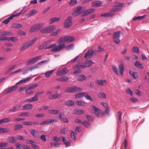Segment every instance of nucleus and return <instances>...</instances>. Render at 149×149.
Here are the masks:
<instances>
[{
    "label": "nucleus",
    "instance_id": "46",
    "mask_svg": "<svg viewBox=\"0 0 149 149\" xmlns=\"http://www.w3.org/2000/svg\"><path fill=\"white\" fill-rule=\"evenodd\" d=\"M31 134L35 137H37L38 136V133L35 130H31Z\"/></svg>",
    "mask_w": 149,
    "mask_h": 149
},
{
    "label": "nucleus",
    "instance_id": "62",
    "mask_svg": "<svg viewBox=\"0 0 149 149\" xmlns=\"http://www.w3.org/2000/svg\"><path fill=\"white\" fill-rule=\"evenodd\" d=\"M84 96L85 97H86L87 100H90L91 101H93V99L90 95H86V93H85V95Z\"/></svg>",
    "mask_w": 149,
    "mask_h": 149
},
{
    "label": "nucleus",
    "instance_id": "42",
    "mask_svg": "<svg viewBox=\"0 0 149 149\" xmlns=\"http://www.w3.org/2000/svg\"><path fill=\"white\" fill-rule=\"evenodd\" d=\"M145 15H143L141 16H138L135 17L132 19V20L136 21V20H139L141 19H143L145 18Z\"/></svg>",
    "mask_w": 149,
    "mask_h": 149
},
{
    "label": "nucleus",
    "instance_id": "10",
    "mask_svg": "<svg viewBox=\"0 0 149 149\" xmlns=\"http://www.w3.org/2000/svg\"><path fill=\"white\" fill-rule=\"evenodd\" d=\"M92 108L94 111L93 112V114L98 117L102 116L100 110L94 105L92 106Z\"/></svg>",
    "mask_w": 149,
    "mask_h": 149
},
{
    "label": "nucleus",
    "instance_id": "26",
    "mask_svg": "<svg viewBox=\"0 0 149 149\" xmlns=\"http://www.w3.org/2000/svg\"><path fill=\"white\" fill-rule=\"evenodd\" d=\"M96 84L100 86H104L107 84V81L105 80H98L96 81Z\"/></svg>",
    "mask_w": 149,
    "mask_h": 149
},
{
    "label": "nucleus",
    "instance_id": "30",
    "mask_svg": "<svg viewBox=\"0 0 149 149\" xmlns=\"http://www.w3.org/2000/svg\"><path fill=\"white\" fill-rule=\"evenodd\" d=\"M10 129L8 128H1L0 127V133H3L9 132Z\"/></svg>",
    "mask_w": 149,
    "mask_h": 149
},
{
    "label": "nucleus",
    "instance_id": "59",
    "mask_svg": "<svg viewBox=\"0 0 149 149\" xmlns=\"http://www.w3.org/2000/svg\"><path fill=\"white\" fill-rule=\"evenodd\" d=\"M112 69L113 71L117 75H118L119 73L117 68L115 66H112Z\"/></svg>",
    "mask_w": 149,
    "mask_h": 149
},
{
    "label": "nucleus",
    "instance_id": "61",
    "mask_svg": "<svg viewBox=\"0 0 149 149\" xmlns=\"http://www.w3.org/2000/svg\"><path fill=\"white\" fill-rule=\"evenodd\" d=\"M116 7H123L124 6V4L122 3H117L115 5Z\"/></svg>",
    "mask_w": 149,
    "mask_h": 149
},
{
    "label": "nucleus",
    "instance_id": "39",
    "mask_svg": "<svg viewBox=\"0 0 149 149\" xmlns=\"http://www.w3.org/2000/svg\"><path fill=\"white\" fill-rule=\"evenodd\" d=\"M98 96L99 98H106V94L103 92H100L98 95Z\"/></svg>",
    "mask_w": 149,
    "mask_h": 149
},
{
    "label": "nucleus",
    "instance_id": "35",
    "mask_svg": "<svg viewBox=\"0 0 149 149\" xmlns=\"http://www.w3.org/2000/svg\"><path fill=\"white\" fill-rule=\"evenodd\" d=\"M65 103V104L68 106H73L74 104V102L71 100L66 101Z\"/></svg>",
    "mask_w": 149,
    "mask_h": 149
},
{
    "label": "nucleus",
    "instance_id": "52",
    "mask_svg": "<svg viewBox=\"0 0 149 149\" xmlns=\"http://www.w3.org/2000/svg\"><path fill=\"white\" fill-rule=\"evenodd\" d=\"M2 123H8L10 121V119L9 118H7L1 119Z\"/></svg>",
    "mask_w": 149,
    "mask_h": 149
},
{
    "label": "nucleus",
    "instance_id": "53",
    "mask_svg": "<svg viewBox=\"0 0 149 149\" xmlns=\"http://www.w3.org/2000/svg\"><path fill=\"white\" fill-rule=\"evenodd\" d=\"M82 124L85 126V127H88L90 126V124L89 122L85 121H83L82 123Z\"/></svg>",
    "mask_w": 149,
    "mask_h": 149
},
{
    "label": "nucleus",
    "instance_id": "31",
    "mask_svg": "<svg viewBox=\"0 0 149 149\" xmlns=\"http://www.w3.org/2000/svg\"><path fill=\"white\" fill-rule=\"evenodd\" d=\"M135 65L139 69H143L144 67L143 66L142 64L138 61H136L135 63Z\"/></svg>",
    "mask_w": 149,
    "mask_h": 149
},
{
    "label": "nucleus",
    "instance_id": "23",
    "mask_svg": "<svg viewBox=\"0 0 149 149\" xmlns=\"http://www.w3.org/2000/svg\"><path fill=\"white\" fill-rule=\"evenodd\" d=\"M32 105L30 104H26L23 107V110H25L27 109H31L32 108L31 107Z\"/></svg>",
    "mask_w": 149,
    "mask_h": 149
},
{
    "label": "nucleus",
    "instance_id": "27",
    "mask_svg": "<svg viewBox=\"0 0 149 149\" xmlns=\"http://www.w3.org/2000/svg\"><path fill=\"white\" fill-rule=\"evenodd\" d=\"M102 4V2L100 1H94L92 3V6L93 7H98L101 5Z\"/></svg>",
    "mask_w": 149,
    "mask_h": 149
},
{
    "label": "nucleus",
    "instance_id": "50",
    "mask_svg": "<svg viewBox=\"0 0 149 149\" xmlns=\"http://www.w3.org/2000/svg\"><path fill=\"white\" fill-rule=\"evenodd\" d=\"M22 25L21 24H14L12 26V27L14 28H21L22 26Z\"/></svg>",
    "mask_w": 149,
    "mask_h": 149
},
{
    "label": "nucleus",
    "instance_id": "54",
    "mask_svg": "<svg viewBox=\"0 0 149 149\" xmlns=\"http://www.w3.org/2000/svg\"><path fill=\"white\" fill-rule=\"evenodd\" d=\"M77 0H71L69 3V4L72 6H73L76 4L77 3Z\"/></svg>",
    "mask_w": 149,
    "mask_h": 149
},
{
    "label": "nucleus",
    "instance_id": "63",
    "mask_svg": "<svg viewBox=\"0 0 149 149\" xmlns=\"http://www.w3.org/2000/svg\"><path fill=\"white\" fill-rule=\"evenodd\" d=\"M8 143H6L1 142L0 143V146L1 147H6L7 146Z\"/></svg>",
    "mask_w": 149,
    "mask_h": 149
},
{
    "label": "nucleus",
    "instance_id": "17",
    "mask_svg": "<svg viewBox=\"0 0 149 149\" xmlns=\"http://www.w3.org/2000/svg\"><path fill=\"white\" fill-rule=\"evenodd\" d=\"M37 12V11L36 10L34 9L30 11L29 13L26 15V16L27 17H29L36 14Z\"/></svg>",
    "mask_w": 149,
    "mask_h": 149
},
{
    "label": "nucleus",
    "instance_id": "37",
    "mask_svg": "<svg viewBox=\"0 0 149 149\" xmlns=\"http://www.w3.org/2000/svg\"><path fill=\"white\" fill-rule=\"evenodd\" d=\"M61 96V94H56L54 95H52L51 96L49 97L50 99L56 98H59Z\"/></svg>",
    "mask_w": 149,
    "mask_h": 149
},
{
    "label": "nucleus",
    "instance_id": "33",
    "mask_svg": "<svg viewBox=\"0 0 149 149\" xmlns=\"http://www.w3.org/2000/svg\"><path fill=\"white\" fill-rule=\"evenodd\" d=\"M119 70L120 73L123 75V72L124 70V66L123 64L120 65L119 67Z\"/></svg>",
    "mask_w": 149,
    "mask_h": 149
},
{
    "label": "nucleus",
    "instance_id": "5",
    "mask_svg": "<svg viewBox=\"0 0 149 149\" xmlns=\"http://www.w3.org/2000/svg\"><path fill=\"white\" fill-rule=\"evenodd\" d=\"M44 24L43 23H40L35 24L31 27L30 30V32H34L39 30L41 28L44 26Z\"/></svg>",
    "mask_w": 149,
    "mask_h": 149
},
{
    "label": "nucleus",
    "instance_id": "18",
    "mask_svg": "<svg viewBox=\"0 0 149 149\" xmlns=\"http://www.w3.org/2000/svg\"><path fill=\"white\" fill-rule=\"evenodd\" d=\"M21 107V105H19L10 109L9 110V111L11 112H15L20 109Z\"/></svg>",
    "mask_w": 149,
    "mask_h": 149
},
{
    "label": "nucleus",
    "instance_id": "19",
    "mask_svg": "<svg viewBox=\"0 0 149 149\" xmlns=\"http://www.w3.org/2000/svg\"><path fill=\"white\" fill-rule=\"evenodd\" d=\"M81 11L82 7L80 6L78 7L77 9L75 10V12L73 13V15L75 16L79 15L81 13Z\"/></svg>",
    "mask_w": 149,
    "mask_h": 149
},
{
    "label": "nucleus",
    "instance_id": "7",
    "mask_svg": "<svg viewBox=\"0 0 149 149\" xmlns=\"http://www.w3.org/2000/svg\"><path fill=\"white\" fill-rule=\"evenodd\" d=\"M81 91V88L78 86H74L68 88L66 89L65 91L67 93H73L79 92Z\"/></svg>",
    "mask_w": 149,
    "mask_h": 149
},
{
    "label": "nucleus",
    "instance_id": "45",
    "mask_svg": "<svg viewBox=\"0 0 149 149\" xmlns=\"http://www.w3.org/2000/svg\"><path fill=\"white\" fill-rule=\"evenodd\" d=\"M61 138H62V141L64 143V144L65 145V146L66 147H68L70 146V143L69 142H65V141H66V139L64 137H61Z\"/></svg>",
    "mask_w": 149,
    "mask_h": 149
},
{
    "label": "nucleus",
    "instance_id": "25",
    "mask_svg": "<svg viewBox=\"0 0 149 149\" xmlns=\"http://www.w3.org/2000/svg\"><path fill=\"white\" fill-rule=\"evenodd\" d=\"M28 10V8L26 6H24L22 10L19 13H17L15 14V16L16 17L18 16H19L21 14L25 12H26V11H27Z\"/></svg>",
    "mask_w": 149,
    "mask_h": 149
},
{
    "label": "nucleus",
    "instance_id": "38",
    "mask_svg": "<svg viewBox=\"0 0 149 149\" xmlns=\"http://www.w3.org/2000/svg\"><path fill=\"white\" fill-rule=\"evenodd\" d=\"M8 142L12 143H14L16 142V139L14 137H9L8 139Z\"/></svg>",
    "mask_w": 149,
    "mask_h": 149
},
{
    "label": "nucleus",
    "instance_id": "14",
    "mask_svg": "<svg viewBox=\"0 0 149 149\" xmlns=\"http://www.w3.org/2000/svg\"><path fill=\"white\" fill-rule=\"evenodd\" d=\"M43 93V92H37L33 97L31 98V102L33 101H36L38 100V97L40 95L42 94Z\"/></svg>",
    "mask_w": 149,
    "mask_h": 149
},
{
    "label": "nucleus",
    "instance_id": "9",
    "mask_svg": "<svg viewBox=\"0 0 149 149\" xmlns=\"http://www.w3.org/2000/svg\"><path fill=\"white\" fill-rule=\"evenodd\" d=\"M120 31L114 32L113 35V38L115 42L117 44H119L120 42L119 39Z\"/></svg>",
    "mask_w": 149,
    "mask_h": 149
},
{
    "label": "nucleus",
    "instance_id": "2",
    "mask_svg": "<svg viewBox=\"0 0 149 149\" xmlns=\"http://www.w3.org/2000/svg\"><path fill=\"white\" fill-rule=\"evenodd\" d=\"M74 40V37L70 36H67L62 37L58 40L57 43L58 44H64L65 42H70Z\"/></svg>",
    "mask_w": 149,
    "mask_h": 149
},
{
    "label": "nucleus",
    "instance_id": "6",
    "mask_svg": "<svg viewBox=\"0 0 149 149\" xmlns=\"http://www.w3.org/2000/svg\"><path fill=\"white\" fill-rule=\"evenodd\" d=\"M37 39V38H35L32 39L30 41L24 44L23 46L20 48V50H22L25 49L33 44Z\"/></svg>",
    "mask_w": 149,
    "mask_h": 149
},
{
    "label": "nucleus",
    "instance_id": "4",
    "mask_svg": "<svg viewBox=\"0 0 149 149\" xmlns=\"http://www.w3.org/2000/svg\"><path fill=\"white\" fill-rule=\"evenodd\" d=\"M56 28V27L54 25H50L46 26L42 29L41 30V32L43 33H47L52 32L55 30Z\"/></svg>",
    "mask_w": 149,
    "mask_h": 149
},
{
    "label": "nucleus",
    "instance_id": "1",
    "mask_svg": "<svg viewBox=\"0 0 149 149\" xmlns=\"http://www.w3.org/2000/svg\"><path fill=\"white\" fill-rule=\"evenodd\" d=\"M65 47V44H60L58 46H57L56 44H53L49 45L48 48L51 49V51L52 52H56L61 50Z\"/></svg>",
    "mask_w": 149,
    "mask_h": 149
},
{
    "label": "nucleus",
    "instance_id": "48",
    "mask_svg": "<svg viewBox=\"0 0 149 149\" xmlns=\"http://www.w3.org/2000/svg\"><path fill=\"white\" fill-rule=\"evenodd\" d=\"M23 127V126L21 124H17L15 125V130H19Z\"/></svg>",
    "mask_w": 149,
    "mask_h": 149
},
{
    "label": "nucleus",
    "instance_id": "3",
    "mask_svg": "<svg viewBox=\"0 0 149 149\" xmlns=\"http://www.w3.org/2000/svg\"><path fill=\"white\" fill-rule=\"evenodd\" d=\"M94 63L92 60L87 61L82 63L81 65L79 64L75 65L74 67V69H77L79 68L80 67L84 68L86 67H89Z\"/></svg>",
    "mask_w": 149,
    "mask_h": 149
},
{
    "label": "nucleus",
    "instance_id": "16",
    "mask_svg": "<svg viewBox=\"0 0 149 149\" xmlns=\"http://www.w3.org/2000/svg\"><path fill=\"white\" fill-rule=\"evenodd\" d=\"M68 72V70L66 68H64L61 70L57 71L56 72V74L58 75L62 76L66 74Z\"/></svg>",
    "mask_w": 149,
    "mask_h": 149
},
{
    "label": "nucleus",
    "instance_id": "60",
    "mask_svg": "<svg viewBox=\"0 0 149 149\" xmlns=\"http://www.w3.org/2000/svg\"><path fill=\"white\" fill-rule=\"evenodd\" d=\"M132 51L133 52L139 53V49L137 47H135L133 48Z\"/></svg>",
    "mask_w": 149,
    "mask_h": 149
},
{
    "label": "nucleus",
    "instance_id": "40",
    "mask_svg": "<svg viewBox=\"0 0 149 149\" xmlns=\"http://www.w3.org/2000/svg\"><path fill=\"white\" fill-rule=\"evenodd\" d=\"M86 77L84 75H81L79 76L78 78V80L80 81H83L85 80Z\"/></svg>",
    "mask_w": 149,
    "mask_h": 149
},
{
    "label": "nucleus",
    "instance_id": "34",
    "mask_svg": "<svg viewBox=\"0 0 149 149\" xmlns=\"http://www.w3.org/2000/svg\"><path fill=\"white\" fill-rule=\"evenodd\" d=\"M84 113V111L83 110L79 109L75 110L74 112V113L76 114L81 115Z\"/></svg>",
    "mask_w": 149,
    "mask_h": 149
},
{
    "label": "nucleus",
    "instance_id": "58",
    "mask_svg": "<svg viewBox=\"0 0 149 149\" xmlns=\"http://www.w3.org/2000/svg\"><path fill=\"white\" fill-rule=\"evenodd\" d=\"M50 145L51 146H52L53 145H54V146L56 147H58L59 146L60 144L59 143L57 142H51L50 143Z\"/></svg>",
    "mask_w": 149,
    "mask_h": 149
},
{
    "label": "nucleus",
    "instance_id": "32",
    "mask_svg": "<svg viewBox=\"0 0 149 149\" xmlns=\"http://www.w3.org/2000/svg\"><path fill=\"white\" fill-rule=\"evenodd\" d=\"M55 69L47 71L44 73L45 76L47 77H49L51 76L54 72V71Z\"/></svg>",
    "mask_w": 149,
    "mask_h": 149
},
{
    "label": "nucleus",
    "instance_id": "24",
    "mask_svg": "<svg viewBox=\"0 0 149 149\" xmlns=\"http://www.w3.org/2000/svg\"><path fill=\"white\" fill-rule=\"evenodd\" d=\"M62 31L61 29H58L56 30L55 31L52 32L51 33V36H57L58 34L61 33Z\"/></svg>",
    "mask_w": 149,
    "mask_h": 149
},
{
    "label": "nucleus",
    "instance_id": "47",
    "mask_svg": "<svg viewBox=\"0 0 149 149\" xmlns=\"http://www.w3.org/2000/svg\"><path fill=\"white\" fill-rule=\"evenodd\" d=\"M76 104L80 106H83L85 105V102L82 101H77L75 102Z\"/></svg>",
    "mask_w": 149,
    "mask_h": 149
},
{
    "label": "nucleus",
    "instance_id": "51",
    "mask_svg": "<svg viewBox=\"0 0 149 149\" xmlns=\"http://www.w3.org/2000/svg\"><path fill=\"white\" fill-rule=\"evenodd\" d=\"M30 115V113L29 112L23 113L18 115L19 116H28Z\"/></svg>",
    "mask_w": 149,
    "mask_h": 149
},
{
    "label": "nucleus",
    "instance_id": "56",
    "mask_svg": "<svg viewBox=\"0 0 149 149\" xmlns=\"http://www.w3.org/2000/svg\"><path fill=\"white\" fill-rule=\"evenodd\" d=\"M39 68L37 65H33L30 67L29 68L30 71H32L37 68Z\"/></svg>",
    "mask_w": 149,
    "mask_h": 149
},
{
    "label": "nucleus",
    "instance_id": "43",
    "mask_svg": "<svg viewBox=\"0 0 149 149\" xmlns=\"http://www.w3.org/2000/svg\"><path fill=\"white\" fill-rule=\"evenodd\" d=\"M49 112V113L52 114H56L59 113V111L58 110H50Z\"/></svg>",
    "mask_w": 149,
    "mask_h": 149
},
{
    "label": "nucleus",
    "instance_id": "29",
    "mask_svg": "<svg viewBox=\"0 0 149 149\" xmlns=\"http://www.w3.org/2000/svg\"><path fill=\"white\" fill-rule=\"evenodd\" d=\"M31 79V77H28L27 78L23 79L21 80L19 82H17L16 84H21L23 83H25L28 81L29 80Z\"/></svg>",
    "mask_w": 149,
    "mask_h": 149
},
{
    "label": "nucleus",
    "instance_id": "36",
    "mask_svg": "<svg viewBox=\"0 0 149 149\" xmlns=\"http://www.w3.org/2000/svg\"><path fill=\"white\" fill-rule=\"evenodd\" d=\"M60 18H57L56 17H55L51 19L49 21V24H52L55 22L56 21H58L60 20Z\"/></svg>",
    "mask_w": 149,
    "mask_h": 149
},
{
    "label": "nucleus",
    "instance_id": "8",
    "mask_svg": "<svg viewBox=\"0 0 149 149\" xmlns=\"http://www.w3.org/2000/svg\"><path fill=\"white\" fill-rule=\"evenodd\" d=\"M72 24V17L71 16H69L65 20L64 27L66 28H68L71 26Z\"/></svg>",
    "mask_w": 149,
    "mask_h": 149
},
{
    "label": "nucleus",
    "instance_id": "20",
    "mask_svg": "<svg viewBox=\"0 0 149 149\" xmlns=\"http://www.w3.org/2000/svg\"><path fill=\"white\" fill-rule=\"evenodd\" d=\"M52 40H51L46 42H44L42 45L43 48L47 49H48V48L49 45L52 43Z\"/></svg>",
    "mask_w": 149,
    "mask_h": 149
},
{
    "label": "nucleus",
    "instance_id": "44",
    "mask_svg": "<svg viewBox=\"0 0 149 149\" xmlns=\"http://www.w3.org/2000/svg\"><path fill=\"white\" fill-rule=\"evenodd\" d=\"M85 93H81L77 94L75 95V97L76 98H81L84 96Z\"/></svg>",
    "mask_w": 149,
    "mask_h": 149
},
{
    "label": "nucleus",
    "instance_id": "11",
    "mask_svg": "<svg viewBox=\"0 0 149 149\" xmlns=\"http://www.w3.org/2000/svg\"><path fill=\"white\" fill-rule=\"evenodd\" d=\"M17 88V85L12 86L5 89L4 92L6 94L8 93L15 91Z\"/></svg>",
    "mask_w": 149,
    "mask_h": 149
},
{
    "label": "nucleus",
    "instance_id": "28",
    "mask_svg": "<svg viewBox=\"0 0 149 149\" xmlns=\"http://www.w3.org/2000/svg\"><path fill=\"white\" fill-rule=\"evenodd\" d=\"M15 14L13 15L10 17H9L8 18L5 20L3 22V23L5 24H7L10 22V20L13 19L14 17H15Z\"/></svg>",
    "mask_w": 149,
    "mask_h": 149
},
{
    "label": "nucleus",
    "instance_id": "57",
    "mask_svg": "<svg viewBox=\"0 0 149 149\" xmlns=\"http://www.w3.org/2000/svg\"><path fill=\"white\" fill-rule=\"evenodd\" d=\"M26 93L27 95H29L32 94L33 93V91L31 90V89L29 87L26 90Z\"/></svg>",
    "mask_w": 149,
    "mask_h": 149
},
{
    "label": "nucleus",
    "instance_id": "13",
    "mask_svg": "<svg viewBox=\"0 0 149 149\" xmlns=\"http://www.w3.org/2000/svg\"><path fill=\"white\" fill-rule=\"evenodd\" d=\"M15 145L17 149H31L29 146H28L20 144L18 143H16Z\"/></svg>",
    "mask_w": 149,
    "mask_h": 149
},
{
    "label": "nucleus",
    "instance_id": "49",
    "mask_svg": "<svg viewBox=\"0 0 149 149\" xmlns=\"http://www.w3.org/2000/svg\"><path fill=\"white\" fill-rule=\"evenodd\" d=\"M12 37L2 38L0 37V40H7L8 41H11Z\"/></svg>",
    "mask_w": 149,
    "mask_h": 149
},
{
    "label": "nucleus",
    "instance_id": "41",
    "mask_svg": "<svg viewBox=\"0 0 149 149\" xmlns=\"http://www.w3.org/2000/svg\"><path fill=\"white\" fill-rule=\"evenodd\" d=\"M113 15L112 13H109L102 14L101 15L102 17H111Z\"/></svg>",
    "mask_w": 149,
    "mask_h": 149
},
{
    "label": "nucleus",
    "instance_id": "55",
    "mask_svg": "<svg viewBox=\"0 0 149 149\" xmlns=\"http://www.w3.org/2000/svg\"><path fill=\"white\" fill-rule=\"evenodd\" d=\"M109 108H108L106 109V110L105 111L104 113H102V116L104 115H108L109 114Z\"/></svg>",
    "mask_w": 149,
    "mask_h": 149
},
{
    "label": "nucleus",
    "instance_id": "12",
    "mask_svg": "<svg viewBox=\"0 0 149 149\" xmlns=\"http://www.w3.org/2000/svg\"><path fill=\"white\" fill-rule=\"evenodd\" d=\"M58 120L56 119H50L48 120L44 121L41 122L40 123L41 125H47L52 123V122H57Z\"/></svg>",
    "mask_w": 149,
    "mask_h": 149
},
{
    "label": "nucleus",
    "instance_id": "15",
    "mask_svg": "<svg viewBox=\"0 0 149 149\" xmlns=\"http://www.w3.org/2000/svg\"><path fill=\"white\" fill-rule=\"evenodd\" d=\"M41 57V56H37L35 57H34L32 59L30 60L27 62V64L29 65L30 64L35 63L37 61H38L39 59H40Z\"/></svg>",
    "mask_w": 149,
    "mask_h": 149
},
{
    "label": "nucleus",
    "instance_id": "21",
    "mask_svg": "<svg viewBox=\"0 0 149 149\" xmlns=\"http://www.w3.org/2000/svg\"><path fill=\"white\" fill-rule=\"evenodd\" d=\"M1 35L2 36H1L2 38L5 37L6 36H11L12 35V33L11 32L4 31L3 32L0 33V35Z\"/></svg>",
    "mask_w": 149,
    "mask_h": 149
},
{
    "label": "nucleus",
    "instance_id": "64",
    "mask_svg": "<svg viewBox=\"0 0 149 149\" xmlns=\"http://www.w3.org/2000/svg\"><path fill=\"white\" fill-rule=\"evenodd\" d=\"M132 76L133 78L135 79H137L138 78V75L137 72H133L132 73Z\"/></svg>",
    "mask_w": 149,
    "mask_h": 149
},
{
    "label": "nucleus",
    "instance_id": "22",
    "mask_svg": "<svg viewBox=\"0 0 149 149\" xmlns=\"http://www.w3.org/2000/svg\"><path fill=\"white\" fill-rule=\"evenodd\" d=\"M93 57L91 50L89 49L85 54L84 57L86 59H89Z\"/></svg>",
    "mask_w": 149,
    "mask_h": 149
}]
</instances>
